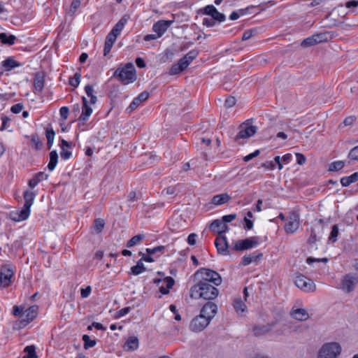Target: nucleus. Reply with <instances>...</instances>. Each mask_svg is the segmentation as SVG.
<instances>
[{
  "mask_svg": "<svg viewBox=\"0 0 358 358\" xmlns=\"http://www.w3.org/2000/svg\"><path fill=\"white\" fill-rule=\"evenodd\" d=\"M219 294V290L213 285L206 281H199L190 289V296L193 299H203L213 300Z\"/></svg>",
  "mask_w": 358,
  "mask_h": 358,
  "instance_id": "obj_1",
  "label": "nucleus"
},
{
  "mask_svg": "<svg viewBox=\"0 0 358 358\" xmlns=\"http://www.w3.org/2000/svg\"><path fill=\"white\" fill-rule=\"evenodd\" d=\"M113 77L117 78L124 85L134 82L136 79L134 66L132 63H127L124 67L117 68L113 74Z\"/></svg>",
  "mask_w": 358,
  "mask_h": 358,
  "instance_id": "obj_2",
  "label": "nucleus"
},
{
  "mask_svg": "<svg viewBox=\"0 0 358 358\" xmlns=\"http://www.w3.org/2000/svg\"><path fill=\"white\" fill-rule=\"evenodd\" d=\"M199 55L197 50H192L187 52L183 57L179 59V61L173 64L169 69V73L171 76L179 74L180 73L185 71L191 62L196 58Z\"/></svg>",
  "mask_w": 358,
  "mask_h": 358,
  "instance_id": "obj_3",
  "label": "nucleus"
},
{
  "mask_svg": "<svg viewBox=\"0 0 358 358\" xmlns=\"http://www.w3.org/2000/svg\"><path fill=\"white\" fill-rule=\"evenodd\" d=\"M341 352V347L338 343H325L319 352L318 358H336Z\"/></svg>",
  "mask_w": 358,
  "mask_h": 358,
  "instance_id": "obj_4",
  "label": "nucleus"
},
{
  "mask_svg": "<svg viewBox=\"0 0 358 358\" xmlns=\"http://www.w3.org/2000/svg\"><path fill=\"white\" fill-rule=\"evenodd\" d=\"M200 273L202 275L203 280L207 282H212L215 285L218 286L222 283V278L220 275L211 269L201 268L196 272V274Z\"/></svg>",
  "mask_w": 358,
  "mask_h": 358,
  "instance_id": "obj_5",
  "label": "nucleus"
},
{
  "mask_svg": "<svg viewBox=\"0 0 358 358\" xmlns=\"http://www.w3.org/2000/svg\"><path fill=\"white\" fill-rule=\"evenodd\" d=\"M294 283L297 287L306 292H314L316 289L313 281L302 274L296 276Z\"/></svg>",
  "mask_w": 358,
  "mask_h": 358,
  "instance_id": "obj_6",
  "label": "nucleus"
},
{
  "mask_svg": "<svg viewBox=\"0 0 358 358\" xmlns=\"http://www.w3.org/2000/svg\"><path fill=\"white\" fill-rule=\"evenodd\" d=\"M259 244L257 237H250L243 240L237 241L231 247V250L235 251L245 250L255 248Z\"/></svg>",
  "mask_w": 358,
  "mask_h": 358,
  "instance_id": "obj_7",
  "label": "nucleus"
},
{
  "mask_svg": "<svg viewBox=\"0 0 358 358\" xmlns=\"http://www.w3.org/2000/svg\"><path fill=\"white\" fill-rule=\"evenodd\" d=\"M209 318L200 313L199 315L192 319L189 324V329L192 331L199 332L203 330L210 323Z\"/></svg>",
  "mask_w": 358,
  "mask_h": 358,
  "instance_id": "obj_8",
  "label": "nucleus"
},
{
  "mask_svg": "<svg viewBox=\"0 0 358 358\" xmlns=\"http://www.w3.org/2000/svg\"><path fill=\"white\" fill-rule=\"evenodd\" d=\"M257 132V127L250 125L248 122H244L240 126V131L236 136L235 140L248 138Z\"/></svg>",
  "mask_w": 358,
  "mask_h": 358,
  "instance_id": "obj_9",
  "label": "nucleus"
},
{
  "mask_svg": "<svg viewBox=\"0 0 358 358\" xmlns=\"http://www.w3.org/2000/svg\"><path fill=\"white\" fill-rule=\"evenodd\" d=\"M299 224V214L296 211H292L285 225V230L287 233L293 234L298 229Z\"/></svg>",
  "mask_w": 358,
  "mask_h": 358,
  "instance_id": "obj_10",
  "label": "nucleus"
},
{
  "mask_svg": "<svg viewBox=\"0 0 358 358\" xmlns=\"http://www.w3.org/2000/svg\"><path fill=\"white\" fill-rule=\"evenodd\" d=\"M215 245L219 254L229 255V245L227 238L224 235H218L215 241Z\"/></svg>",
  "mask_w": 358,
  "mask_h": 358,
  "instance_id": "obj_11",
  "label": "nucleus"
},
{
  "mask_svg": "<svg viewBox=\"0 0 358 358\" xmlns=\"http://www.w3.org/2000/svg\"><path fill=\"white\" fill-rule=\"evenodd\" d=\"M13 271L8 266H3L0 268V284L3 287L8 286L11 282Z\"/></svg>",
  "mask_w": 358,
  "mask_h": 358,
  "instance_id": "obj_12",
  "label": "nucleus"
},
{
  "mask_svg": "<svg viewBox=\"0 0 358 358\" xmlns=\"http://www.w3.org/2000/svg\"><path fill=\"white\" fill-rule=\"evenodd\" d=\"M38 307L36 305L30 306L24 310L22 315V321L23 326H26L37 316Z\"/></svg>",
  "mask_w": 358,
  "mask_h": 358,
  "instance_id": "obj_13",
  "label": "nucleus"
},
{
  "mask_svg": "<svg viewBox=\"0 0 358 358\" xmlns=\"http://www.w3.org/2000/svg\"><path fill=\"white\" fill-rule=\"evenodd\" d=\"M358 283V277L351 274L346 275L342 280V289L346 292H352Z\"/></svg>",
  "mask_w": 358,
  "mask_h": 358,
  "instance_id": "obj_14",
  "label": "nucleus"
},
{
  "mask_svg": "<svg viewBox=\"0 0 358 358\" xmlns=\"http://www.w3.org/2000/svg\"><path fill=\"white\" fill-rule=\"evenodd\" d=\"M217 311V305L213 303L208 301L202 307L200 313L205 316L206 318L211 320L215 317Z\"/></svg>",
  "mask_w": 358,
  "mask_h": 358,
  "instance_id": "obj_15",
  "label": "nucleus"
},
{
  "mask_svg": "<svg viewBox=\"0 0 358 358\" xmlns=\"http://www.w3.org/2000/svg\"><path fill=\"white\" fill-rule=\"evenodd\" d=\"M171 22V21L159 20L153 24L152 30L157 33L159 37H161L166 31Z\"/></svg>",
  "mask_w": 358,
  "mask_h": 358,
  "instance_id": "obj_16",
  "label": "nucleus"
},
{
  "mask_svg": "<svg viewBox=\"0 0 358 358\" xmlns=\"http://www.w3.org/2000/svg\"><path fill=\"white\" fill-rule=\"evenodd\" d=\"M273 327V324H257L252 328L253 334L255 336H262L268 334Z\"/></svg>",
  "mask_w": 358,
  "mask_h": 358,
  "instance_id": "obj_17",
  "label": "nucleus"
},
{
  "mask_svg": "<svg viewBox=\"0 0 358 358\" xmlns=\"http://www.w3.org/2000/svg\"><path fill=\"white\" fill-rule=\"evenodd\" d=\"M210 229L213 232H217L218 235H223L229 229V227L222 220H215L211 222Z\"/></svg>",
  "mask_w": 358,
  "mask_h": 358,
  "instance_id": "obj_18",
  "label": "nucleus"
},
{
  "mask_svg": "<svg viewBox=\"0 0 358 358\" xmlns=\"http://www.w3.org/2000/svg\"><path fill=\"white\" fill-rule=\"evenodd\" d=\"M45 84V73L44 72H37L34 75V88L38 92H41L43 90Z\"/></svg>",
  "mask_w": 358,
  "mask_h": 358,
  "instance_id": "obj_19",
  "label": "nucleus"
},
{
  "mask_svg": "<svg viewBox=\"0 0 358 358\" xmlns=\"http://www.w3.org/2000/svg\"><path fill=\"white\" fill-rule=\"evenodd\" d=\"M149 98V93L146 91L141 92L137 97L134 98L132 102L130 103L127 110L129 112L134 110L137 107L144 101Z\"/></svg>",
  "mask_w": 358,
  "mask_h": 358,
  "instance_id": "obj_20",
  "label": "nucleus"
},
{
  "mask_svg": "<svg viewBox=\"0 0 358 358\" xmlns=\"http://www.w3.org/2000/svg\"><path fill=\"white\" fill-rule=\"evenodd\" d=\"M290 315L299 321H306L309 318V314L304 308H293L290 311Z\"/></svg>",
  "mask_w": 358,
  "mask_h": 358,
  "instance_id": "obj_21",
  "label": "nucleus"
},
{
  "mask_svg": "<svg viewBox=\"0 0 358 358\" xmlns=\"http://www.w3.org/2000/svg\"><path fill=\"white\" fill-rule=\"evenodd\" d=\"M1 67L6 71H10L15 68L20 67L22 64L14 59L13 57H8L1 63Z\"/></svg>",
  "mask_w": 358,
  "mask_h": 358,
  "instance_id": "obj_22",
  "label": "nucleus"
},
{
  "mask_svg": "<svg viewBox=\"0 0 358 358\" xmlns=\"http://www.w3.org/2000/svg\"><path fill=\"white\" fill-rule=\"evenodd\" d=\"M129 19V15H123L121 17V19L117 22V23L113 27L110 33L117 37V36L120 35V34L121 33L122 30L123 29Z\"/></svg>",
  "mask_w": 358,
  "mask_h": 358,
  "instance_id": "obj_23",
  "label": "nucleus"
},
{
  "mask_svg": "<svg viewBox=\"0 0 358 358\" xmlns=\"http://www.w3.org/2000/svg\"><path fill=\"white\" fill-rule=\"evenodd\" d=\"M48 175L43 171L36 173L31 179L29 180L28 185L31 188H34L41 181L47 180Z\"/></svg>",
  "mask_w": 358,
  "mask_h": 358,
  "instance_id": "obj_24",
  "label": "nucleus"
},
{
  "mask_svg": "<svg viewBox=\"0 0 358 358\" xmlns=\"http://www.w3.org/2000/svg\"><path fill=\"white\" fill-rule=\"evenodd\" d=\"M83 110L79 117V121L85 122L87 120L88 117L92 113V108L88 105L87 101L85 96L83 97Z\"/></svg>",
  "mask_w": 358,
  "mask_h": 358,
  "instance_id": "obj_25",
  "label": "nucleus"
},
{
  "mask_svg": "<svg viewBox=\"0 0 358 358\" xmlns=\"http://www.w3.org/2000/svg\"><path fill=\"white\" fill-rule=\"evenodd\" d=\"M138 339L136 336H130L125 342L123 348L126 351H134L138 348Z\"/></svg>",
  "mask_w": 358,
  "mask_h": 358,
  "instance_id": "obj_26",
  "label": "nucleus"
},
{
  "mask_svg": "<svg viewBox=\"0 0 358 358\" xmlns=\"http://www.w3.org/2000/svg\"><path fill=\"white\" fill-rule=\"evenodd\" d=\"M116 39H117V36H115V35H113L110 33H109L106 36L105 43H104V48H103V55L104 56H106L110 52Z\"/></svg>",
  "mask_w": 358,
  "mask_h": 358,
  "instance_id": "obj_27",
  "label": "nucleus"
},
{
  "mask_svg": "<svg viewBox=\"0 0 358 358\" xmlns=\"http://www.w3.org/2000/svg\"><path fill=\"white\" fill-rule=\"evenodd\" d=\"M231 199V196L227 194H220L215 195L211 199V203L219 206L228 202Z\"/></svg>",
  "mask_w": 358,
  "mask_h": 358,
  "instance_id": "obj_28",
  "label": "nucleus"
},
{
  "mask_svg": "<svg viewBox=\"0 0 358 358\" xmlns=\"http://www.w3.org/2000/svg\"><path fill=\"white\" fill-rule=\"evenodd\" d=\"M163 280H164V282L166 283V287H164V285H162L159 287V292L162 294H167L169 293L170 289H171L173 287V286L174 285L175 280L172 277H170V276L164 277Z\"/></svg>",
  "mask_w": 358,
  "mask_h": 358,
  "instance_id": "obj_29",
  "label": "nucleus"
},
{
  "mask_svg": "<svg viewBox=\"0 0 358 358\" xmlns=\"http://www.w3.org/2000/svg\"><path fill=\"white\" fill-rule=\"evenodd\" d=\"M17 38L13 34L5 32L0 33V42L3 45H12L15 43Z\"/></svg>",
  "mask_w": 358,
  "mask_h": 358,
  "instance_id": "obj_30",
  "label": "nucleus"
},
{
  "mask_svg": "<svg viewBox=\"0 0 358 358\" xmlns=\"http://www.w3.org/2000/svg\"><path fill=\"white\" fill-rule=\"evenodd\" d=\"M55 133L50 124H48L45 128V136L47 138V146L50 149L53 145Z\"/></svg>",
  "mask_w": 358,
  "mask_h": 358,
  "instance_id": "obj_31",
  "label": "nucleus"
},
{
  "mask_svg": "<svg viewBox=\"0 0 358 358\" xmlns=\"http://www.w3.org/2000/svg\"><path fill=\"white\" fill-rule=\"evenodd\" d=\"M233 306L238 315H242L247 308L246 305L241 298H237L234 300Z\"/></svg>",
  "mask_w": 358,
  "mask_h": 358,
  "instance_id": "obj_32",
  "label": "nucleus"
},
{
  "mask_svg": "<svg viewBox=\"0 0 358 358\" xmlns=\"http://www.w3.org/2000/svg\"><path fill=\"white\" fill-rule=\"evenodd\" d=\"M357 181H358V172H355L350 176H344L341 179V183L343 187H348L350 184Z\"/></svg>",
  "mask_w": 358,
  "mask_h": 358,
  "instance_id": "obj_33",
  "label": "nucleus"
},
{
  "mask_svg": "<svg viewBox=\"0 0 358 358\" xmlns=\"http://www.w3.org/2000/svg\"><path fill=\"white\" fill-rule=\"evenodd\" d=\"M50 162L48 164V169L52 171L57 166L58 161V154L56 150H52L50 152Z\"/></svg>",
  "mask_w": 358,
  "mask_h": 358,
  "instance_id": "obj_34",
  "label": "nucleus"
},
{
  "mask_svg": "<svg viewBox=\"0 0 358 358\" xmlns=\"http://www.w3.org/2000/svg\"><path fill=\"white\" fill-rule=\"evenodd\" d=\"M23 197L24 199V205L31 208L36 197V194L33 192L26 190L23 194Z\"/></svg>",
  "mask_w": 358,
  "mask_h": 358,
  "instance_id": "obj_35",
  "label": "nucleus"
},
{
  "mask_svg": "<svg viewBox=\"0 0 358 358\" xmlns=\"http://www.w3.org/2000/svg\"><path fill=\"white\" fill-rule=\"evenodd\" d=\"M254 8H255V6H250L247 7L246 8L240 9L238 11L239 13H237L236 11H233L231 13V15H229V19L231 20H236L240 17V15H243L248 13H250V10Z\"/></svg>",
  "mask_w": 358,
  "mask_h": 358,
  "instance_id": "obj_36",
  "label": "nucleus"
},
{
  "mask_svg": "<svg viewBox=\"0 0 358 358\" xmlns=\"http://www.w3.org/2000/svg\"><path fill=\"white\" fill-rule=\"evenodd\" d=\"M146 270L141 260H139L137 262L136 266H134L131 268V271L133 275H137L140 273L144 272Z\"/></svg>",
  "mask_w": 358,
  "mask_h": 358,
  "instance_id": "obj_37",
  "label": "nucleus"
},
{
  "mask_svg": "<svg viewBox=\"0 0 358 358\" xmlns=\"http://www.w3.org/2000/svg\"><path fill=\"white\" fill-rule=\"evenodd\" d=\"M18 212L19 215L17 220H20L21 221L25 220L29 217L30 215V207L24 205L22 209Z\"/></svg>",
  "mask_w": 358,
  "mask_h": 358,
  "instance_id": "obj_38",
  "label": "nucleus"
},
{
  "mask_svg": "<svg viewBox=\"0 0 358 358\" xmlns=\"http://www.w3.org/2000/svg\"><path fill=\"white\" fill-rule=\"evenodd\" d=\"M105 226V222L101 218H97L94 221L93 229L96 234H99L102 231Z\"/></svg>",
  "mask_w": 358,
  "mask_h": 358,
  "instance_id": "obj_39",
  "label": "nucleus"
},
{
  "mask_svg": "<svg viewBox=\"0 0 358 358\" xmlns=\"http://www.w3.org/2000/svg\"><path fill=\"white\" fill-rule=\"evenodd\" d=\"M345 166V162L343 161H336L329 164V171H338L342 169Z\"/></svg>",
  "mask_w": 358,
  "mask_h": 358,
  "instance_id": "obj_40",
  "label": "nucleus"
},
{
  "mask_svg": "<svg viewBox=\"0 0 358 358\" xmlns=\"http://www.w3.org/2000/svg\"><path fill=\"white\" fill-rule=\"evenodd\" d=\"M144 238V236L138 234L133 236L127 243V247L131 248L139 243Z\"/></svg>",
  "mask_w": 358,
  "mask_h": 358,
  "instance_id": "obj_41",
  "label": "nucleus"
},
{
  "mask_svg": "<svg viewBox=\"0 0 358 358\" xmlns=\"http://www.w3.org/2000/svg\"><path fill=\"white\" fill-rule=\"evenodd\" d=\"M314 37H315L317 43L327 41L331 38L329 32L317 34L314 35Z\"/></svg>",
  "mask_w": 358,
  "mask_h": 358,
  "instance_id": "obj_42",
  "label": "nucleus"
},
{
  "mask_svg": "<svg viewBox=\"0 0 358 358\" xmlns=\"http://www.w3.org/2000/svg\"><path fill=\"white\" fill-rule=\"evenodd\" d=\"M83 341L84 342L85 349L92 348L96 345V341L94 340H92L90 337L87 334L83 336Z\"/></svg>",
  "mask_w": 358,
  "mask_h": 358,
  "instance_id": "obj_43",
  "label": "nucleus"
},
{
  "mask_svg": "<svg viewBox=\"0 0 358 358\" xmlns=\"http://www.w3.org/2000/svg\"><path fill=\"white\" fill-rule=\"evenodd\" d=\"M31 142L32 143L33 148L36 150H39L43 147V143L39 140L36 134L32 135Z\"/></svg>",
  "mask_w": 358,
  "mask_h": 358,
  "instance_id": "obj_44",
  "label": "nucleus"
},
{
  "mask_svg": "<svg viewBox=\"0 0 358 358\" xmlns=\"http://www.w3.org/2000/svg\"><path fill=\"white\" fill-rule=\"evenodd\" d=\"M24 352L27 354L26 356L29 358H37V355L36 353V348L34 345H28L26 346L24 349Z\"/></svg>",
  "mask_w": 358,
  "mask_h": 358,
  "instance_id": "obj_45",
  "label": "nucleus"
},
{
  "mask_svg": "<svg viewBox=\"0 0 358 358\" xmlns=\"http://www.w3.org/2000/svg\"><path fill=\"white\" fill-rule=\"evenodd\" d=\"M217 10V8L213 5H208L206 7L200 9V12L204 15L213 16L214 13Z\"/></svg>",
  "mask_w": 358,
  "mask_h": 358,
  "instance_id": "obj_46",
  "label": "nucleus"
},
{
  "mask_svg": "<svg viewBox=\"0 0 358 358\" xmlns=\"http://www.w3.org/2000/svg\"><path fill=\"white\" fill-rule=\"evenodd\" d=\"M338 235V227L336 224H334L332 228L329 237V240L331 241L332 243H335L337 241V237Z\"/></svg>",
  "mask_w": 358,
  "mask_h": 358,
  "instance_id": "obj_47",
  "label": "nucleus"
},
{
  "mask_svg": "<svg viewBox=\"0 0 358 358\" xmlns=\"http://www.w3.org/2000/svg\"><path fill=\"white\" fill-rule=\"evenodd\" d=\"M316 44H317V43L316 42L315 37H314V35H313L312 36H310V37H308V38H305L301 42V45L303 47H310V46H312V45H316Z\"/></svg>",
  "mask_w": 358,
  "mask_h": 358,
  "instance_id": "obj_48",
  "label": "nucleus"
},
{
  "mask_svg": "<svg viewBox=\"0 0 358 358\" xmlns=\"http://www.w3.org/2000/svg\"><path fill=\"white\" fill-rule=\"evenodd\" d=\"M80 73H76L73 77L69 79V85L73 87H77L80 84Z\"/></svg>",
  "mask_w": 358,
  "mask_h": 358,
  "instance_id": "obj_49",
  "label": "nucleus"
},
{
  "mask_svg": "<svg viewBox=\"0 0 358 358\" xmlns=\"http://www.w3.org/2000/svg\"><path fill=\"white\" fill-rule=\"evenodd\" d=\"M80 6V0H73L70 6L69 13L73 15Z\"/></svg>",
  "mask_w": 358,
  "mask_h": 358,
  "instance_id": "obj_50",
  "label": "nucleus"
},
{
  "mask_svg": "<svg viewBox=\"0 0 358 358\" xmlns=\"http://www.w3.org/2000/svg\"><path fill=\"white\" fill-rule=\"evenodd\" d=\"M165 249V247L163 245L157 246L154 248H147L146 252L148 255H152L157 252H163Z\"/></svg>",
  "mask_w": 358,
  "mask_h": 358,
  "instance_id": "obj_51",
  "label": "nucleus"
},
{
  "mask_svg": "<svg viewBox=\"0 0 358 358\" xmlns=\"http://www.w3.org/2000/svg\"><path fill=\"white\" fill-rule=\"evenodd\" d=\"M345 7L348 8H353L354 10H352V12L358 13V10H357V8L358 7V1H356V0L348 1L345 3Z\"/></svg>",
  "mask_w": 358,
  "mask_h": 358,
  "instance_id": "obj_52",
  "label": "nucleus"
},
{
  "mask_svg": "<svg viewBox=\"0 0 358 358\" xmlns=\"http://www.w3.org/2000/svg\"><path fill=\"white\" fill-rule=\"evenodd\" d=\"M215 21L222 22L225 20L226 17L223 13H220L217 10L214 13L213 16H211Z\"/></svg>",
  "mask_w": 358,
  "mask_h": 358,
  "instance_id": "obj_53",
  "label": "nucleus"
},
{
  "mask_svg": "<svg viewBox=\"0 0 358 358\" xmlns=\"http://www.w3.org/2000/svg\"><path fill=\"white\" fill-rule=\"evenodd\" d=\"M130 310H131L130 307L123 308L121 310L116 312L115 317L116 319L120 318V317L124 316L125 315H127V313H129Z\"/></svg>",
  "mask_w": 358,
  "mask_h": 358,
  "instance_id": "obj_54",
  "label": "nucleus"
},
{
  "mask_svg": "<svg viewBox=\"0 0 358 358\" xmlns=\"http://www.w3.org/2000/svg\"><path fill=\"white\" fill-rule=\"evenodd\" d=\"M348 158L352 160L358 161V145L350 150L348 154Z\"/></svg>",
  "mask_w": 358,
  "mask_h": 358,
  "instance_id": "obj_55",
  "label": "nucleus"
},
{
  "mask_svg": "<svg viewBox=\"0 0 358 358\" xmlns=\"http://www.w3.org/2000/svg\"><path fill=\"white\" fill-rule=\"evenodd\" d=\"M60 156L62 159L67 160L72 156V152L70 150L66 149H61Z\"/></svg>",
  "mask_w": 358,
  "mask_h": 358,
  "instance_id": "obj_56",
  "label": "nucleus"
},
{
  "mask_svg": "<svg viewBox=\"0 0 358 358\" xmlns=\"http://www.w3.org/2000/svg\"><path fill=\"white\" fill-rule=\"evenodd\" d=\"M236 100L234 96H229L226 99L224 106L227 108H231L236 104Z\"/></svg>",
  "mask_w": 358,
  "mask_h": 358,
  "instance_id": "obj_57",
  "label": "nucleus"
},
{
  "mask_svg": "<svg viewBox=\"0 0 358 358\" xmlns=\"http://www.w3.org/2000/svg\"><path fill=\"white\" fill-rule=\"evenodd\" d=\"M249 255L250 256L252 262H257L263 257V254L258 251H255Z\"/></svg>",
  "mask_w": 358,
  "mask_h": 358,
  "instance_id": "obj_58",
  "label": "nucleus"
},
{
  "mask_svg": "<svg viewBox=\"0 0 358 358\" xmlns=\"http://www.w3.org/2000/svg\"><path fill=\"white\" fill-rule=\"evenodd\" d=\"M24 312V308L22 306H14L13 308V314L15 316H20V315L22 316V315Z\"/></svg>",
  "mask_w": 358,
  "mask_h": 358,
  "instance_id": "obj_59",
  "label": "nucleus"
},
{
  "mask_svg": "<svg viewBox=\"0 0 358 358\" xmlns=\"http://www.w3.org/2000/svg\"><path fill=\"white\" fill-rule=\"evenodd\" d=\"M23 109V105L22 103H16L15 105H13L11 108H10V110L15 113V114H17L19 113L20 112L22 111V110Z\"/></svg>",
  "mask_w": 358,
  "mask_h": 358,
  "instance_id": "obj_60",
  "label": "nucleus"
},
{
  "mask_svg": "<svg viewBox=\"0 0 358 358\" xmlns=\"http://www.w3.org/2000/svg\"><path fill=\"white\" fill-rule=\"evenodd\" d=\"M203 24L207 27H213L215 24V21L213 18H203Z\"/></svg>",
  "mask_w": 358,
  "mask_h": 358,
  "instance_id": "obj_61",
  "label": "nucleus"
},
{
  "mask_svg": "<svg viewBox=\"0 0 358 358\" xmlns=\"http://www.w3.org/2000/svg\"><path fill=\"white\" fill-rule=\"evenodd\" d=\"M69 108L66 106H63L59 110L60 116L62 119L66 120L68 118L69 115Z\"/></svg>",
  "mask_w": 358,
  "mask_h": 358,
  "instance_id": "obj_62",
  "label": "nucleus"
},
{
  "mask_svg": "<svg viewBox=\"0 0 358 358\" xmlns=\"http://www.w3.org/2000/svg\"><path fill=\"white\" fill-rule=\"evenodd\" d=\"M296 162L298 164L303 165L306 163V158L303 154L297 152V153H296Z\"/></svg>",
  "mask_w": 358,
  "mask_h": 358,
  "instance_id": "obj_63",
  "label": "nucleus"
},
{
  "mask_svg": "<svg viewBox=\"0 0 358 358\" xmlns=\"http://www.w3.org/2000/svg\"><path fill=\"white\" fill-rule=\"evenodd\" d=\"M91 287L87 286L86 288H82L80 290V294L82 298H87L91 293Z\"/></svg>",
  "mask_w": 358,
  "mask_h": 358,
  "instance_id": "obj_64",
  "label": "nucleus"
}]
</instances>
